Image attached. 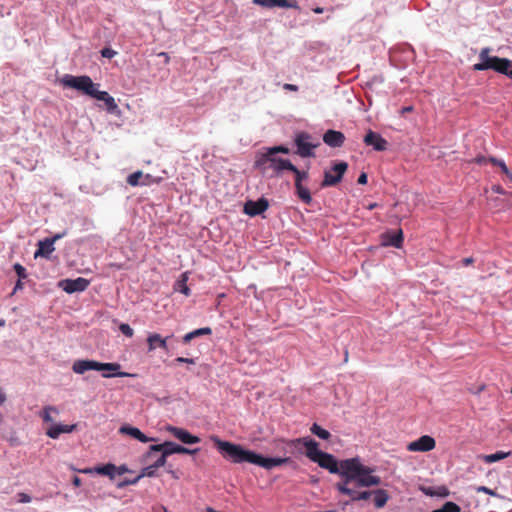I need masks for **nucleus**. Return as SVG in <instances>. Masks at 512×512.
<instances>
[{
  "instance_id": "nucleus-1",
  "label": "nucleus",
  "mask_w": 512,
  "mask_h": 512,
  "mask_svg": "<svg viewBox=\"0 0 512 512\" xmlns=\"http://www.w3.org/2000/svg\"><path fill=\"white\" fill-rule=\"evenodd\" d=\"M211 440L213 441L215 447L222 454V456L233 462V463H251L254 465H258L267 470H270L274 467L281 466L286 463H290L292 460L289 457L285 458H267L263 457L260 454H257L251 450L244 449L241 445L235 444L229 441L221 440L217 436H211Z\"/></svg>"
},
{
  "instance_id": "nucleus-2",
  "label": "nucleus",
  "mask_w": 512,
  "mask_h": 512,
  "mask_svg": "<svg viewBox=\"0 0 512 512\" xmlns=\"http://www.w3.org/2000/svg\"><path fill=\"white\" fill-rule=\"evenodd\" d=\"M61 83L65 87L76 89L85 95L103 101L110 113H114L118 109L115 99L108 92L98 90L99 84H95L87 75L73 76L67 74L61 79Z\"/></svg>"
},
{
  "instance_id": "nucleus-3",
  "label": "nucleus",
  "mask_w": 512,
  "mask_h": 512,
  "mask_svg": "<svg viewBox=\"0 0 512 512\" xmlns=\"http://www.w3.org/2000/svg\"><path fill=\"white\" fill-rule=\"evenodd\" d=\"M343 469L341 481L355 482L358 487L378 486L381 483L379 476L372 475L374 469L363 465L358 457L345 459Z\"/></svg>"
},
{
  "instance_id": "nucleus-4",
  "label": "nucleus",
  "mask_w": 512,
  "mask_h": 512,
  "mask_svg": "<svg viewBox=\"0 0 512 512\" xmlns=\"http://www.w3.org/2000/svg\"><path fill=\"white\" fill-rule=\"evenodd\" d=\"M490 51L489 47H485L480 51V62L473 65V70L484 71L492 69L512 79V61L508 58L489 56Z\"/></svg>"
},
{
  "instance_id": "nucleus-5",
  "label": "nucleus",
  "mask_w": 512,
  "mask_h": 512,
  "mask_svg": "<svg viewBox=\"0 0 512 512\" xmlns=\"http://www.w3.org/2000/svg\"><path fill=\"white\" fill-rule=\"evenodd\" d=\"M254 167L262 174H266L269 170H272L274 175L280 176L284 170H289L290 167H292V163L290 160L279 158L266 150V152L257 155Z\"/></svg>"
},
{
  "instance_id": "nucleus-6",
  "label": "nucleus",
  "mask_w": 512,
  "mask_h": 512,
  "mask_svg": "<svg viewBox=\"0 0 512 512\" xmlns=\"http://www.w3.org/2000/svg\"><path fill=\"white\" fill-rule=\"evenodd\" d=\"M159 450H164V455H172V454H195L199 451L198 448L196 449H189L184 446H181L177 443L166 441L162 444L157 445H151L149 447L148 452L146 453V459L150 460L153 458V455L155 452H158Z\"/></svg>"
},
{
  "instance_id": "nucleus-7",
  "label": "nucleus",
  "mask_w": 512,
  "mask_h": 512,
  "mask_svg": "<svg viewBox=\"0 0 512 512\" xmlns=\"http://www.w3.org/2000/svg\"><path fill=\"white\" fill-rule=\"evenodd\" d=\"M347 169L348 164L344 161L334 163L330 170H326L324 172V179L321 182V187H331L340 183Z\"/></svg>"
},
{
  "instance_id": "nucleus-8",
  "label": "nucleus",
  "mask_w": 512,
  "mask_h": 512,
  "mask_svg": "<svg viewBox=\"0 0 512 512\" xmlns=\"http://www.w3.org/2000/svg\"><path fill=\"white\" fill-rule=\"evenodd\" d=\"M311 136L305 132L299 133L294 142L297 147L296 154L302 158L314 156V149L318 146V143H312L310 141Z\"/></svg>"
},
{
  "instance_id": "nucleus-9",
  "label": "nucleus",
  "mask_w": 512,
  "mask_h": 512,
  "mask_svg": "<svg viewBox=\"0 0 512 512\" xmlns=\"http://www.w3.org/2000/svg\"><path fill=\"white\" fill-rule=\"evenodd\" d=\"M345 460L337 461V459L329 453L323 452L318 458L317 463L321 468L327 469L332 474H338L343 479V465Z\"/></svg>"
},
{
  "instance_id": "nucleus-10",
  "label": "nucleus",
  "mask_w": 512,
  "mask_h": 512,
  "mask_svg": "<svg viewBox=\"0 0 512 512\" xmlns=\"http://www.w3.org/2000/svg\"><path fill=\"white\" fill-rule=\"evenodd\" d=\"M90 284V281L83 277H78L76 279H65L60 281L59 286L68 294H72L75 292H83L85 291Z\"/></svg>"
},
{
  "instance_id": "nucleus-11",
  "label": "nucleus",
  "mask_w": 512,
  "mask_h": 512,
  "mask_svg": "<svg viewBox=\"0 0 512 512\" xmlns=\"http://www.w3.org/2000/svg\"><path fill=\"white\" fill-rule=\"evenodd\" d=\"M96 371H104L102 376L104 378H111V377H135L136 374L128 373V372H121L119 371L121 368V365L119 363H100L97 362Z\"/></svg>"
},
{
  "instance_id": "nucleus-12",
  "label": "nucleus",
  "mask_w": 512,
  "mask_h": 512,
  "mask_svg": "<svg viewBox=\"0 0 512 512\" xmlns=\"http://www.w3.org/2000/svg\"><path fill=\"white\" fill-rule=\"evenodd\" d=\"M350 483L339 481L335 484V488L341 494L347 495L352 501L367 500L372 496L373 491L358 492L349 487Z\"/></svg>"
},
{
  "instance_id": "nucleus-13",
  "label": "nucleus",
  "mask_w": 512,
  "mask_h": 512,
  "mask_svg": "<svg viewBox=\"0 0 512 512\" xmlns=\"http://www.w3.org/2000/svg\"><path fill=\"white\" fill-rule=\"evenodd\" d=\"M436 442L434 438L429 435H423L419 439L410 442L407 445V450L411 452L421 451L428 452L435 448Z\"/></svg>"
},
{
  "instance_id": "nucleus-14",
  "label": "nucleus",
  "mask_w": 512,
  "mask_h": 512,
  "mask_svg": "<svg viewBox=\"0 0 512 512\" xmlns=\"http://www.w3.org/2000/svg\"><path fill=\"white\" fill-rule=\"evenodd\" d=\"M367 146H372L376 151H385L388 142L379 133L369 130L363 139Z\"/></svg>"
},
{
  "instance_id": "nucleus-15",
  "label": "nucleus",
  "mask_w": 512,
  "mask_h": 512,
  "mask_svg": "<svg viewBox=\"0 0 512 512\" xmlns=\"http://www.w3.org/2000/svg\"><path fill=\"white\" fill-rule=\"evenodd\" d=\"M269 207L267 199L260 198L257 201L249 200L244 205V212L249 216H257L265 212Z\"/></svg>"
},
{
  "instance_id": "nucleus-16",
  "label": "nucleus",
  "mask_w": 512,
  "mask_h": 512,
  "mask_svg": "<svg viewBox=\"0 0 512 512\" xmlns=\"http://www.w3.org/2000/svg\"><path fill=\"white\" fill-rule=\"evenodd\" d=\"M403 231L398 229L395 232L387 231L381 235L382 244L384 246H392L395 248H401L403 244Z\"/></svg>"
},
{
  "instance_id": "nucleus-17",
  "label": "nucleus",
  "mask_w": 512,
  "mask_h": 512,
  "mask_svg": "<svg viewBox=\"0 0 512 512\" xmlns=\"http://www.w3.org/2000/svg\"><path fill=\"white\" fill-rule=\"evenodd\" d=\"M253 3L267 8L282 7L299 9L297 0H253Z\"/></svg>"
},
{
  "instance_id": "nucleus-18",
  "label": "nucleus",
  "mask_w": 512,
  "mask_h": 512,
  "mask_svg": "<svg viewBox=\"0 0 512 512\" xmlns=\"http://www.w3.org/2000/svg\"><path fill=\"white\" fill-rule=\"evenodd\" d=\"M323 141L328 146L337 148L344 144L345 136L340 131L330 129L323 135Z\"/></svg>"
},
{
  "instance_id": "nucleus-19",
  "label": "nucleus",
  "mask_w": 512,
  "mask_h": 512,
  "mask_svg": "<svg viewBox=\"0 0 512 512\" xmlns=\"http://www.w3.org/2000/svg\"><path fill=\"white\" fill-rule=\"evenodd\" d=\"M169 431L180 440L184 444H196L200 442V438L198 436L190 434L187 430L178 428V427H170Z\"/></svg>"
},
{
  "instance_id": "nucleus-20",
  "label": "nucleus",
  "mask_w": 512,
  "mask_h": 512,
  "mask_svg": "<svg viewBox=\"0 0 512 512\" xmlns=\"http://www.w3.org/2000/svg\"><path fill=\"white\" fill-rule=\"evenodd\" d=\"M76 428V424H51L46 430V435L52 439H57L62 433H72L76 430Z\"/></svg>"
},
{
  "instance_id": "nucleus-21",
  "label": "nucleus",
  "mask_w": 512,
  "mask_h": 512,
  "mask_svg": "<svg viewBox=\"0 0 512 512\" xmlns=\"http://www.w3.org/2000/svg\"><path fill=\"white\" fill-rule=\"evenodd\" d=\"M168 338H169V336L163 338L158 333L149 334V336L147 337L148 350L153 351L159 347L165 351H168V344H167Z\"/></svg>"
},
{
  "instance_id": "nucleus-22",
  "label": "nucleus",
  "mask_w": 512,
  "mask_h": 512,
  "mask_svg": "<svg viewBox=\"0 0 512 512\" xmlns=\"http://www.w3.org/2000/svg\"><path fill=\"white\" fill-rule=\"evenodd\" d=\"M119 433L124 434V435H129L142 443H147L149 441L154 440L153 438L147 437L138 428L130 426V425L121 426L119 429Z\"/></svg>"
},
{
  "instance_id": "nucleus-23",
  "label": "nucleus",
  "mask_w": 512,
  "mask_h": 512,
  "mask_svg": "<svg viewBox=\"0 0 512 512\" xmlns=\"http://www.w3.org/2000/svg\"><path fill=\"white\" fill-rule=\"evenodd\" d=\"M304 447L306 448V456L309 458L312 462L318 461V458L323 453V451L319 450V443L316 442L312 438H307L304 442Z\"/></svg>"
},
{
  "instance_id": "nucleus-24",
  "label": "nucleus",
  "mask_w": 512,
  "mask_h": 512,
  "mask_svg": "<svg viewBox=\"0 0 512 512\" xmlns=\"http://www.w3.org/2000/svg\"><path fill=\"white\" fill-rule=\"evenodd\" d=\"M97 361L94 360H77L72 365V370L76 374H84L89 370H96Z\"/></svg>"
},
{
  "instance_id": "nucleus-25",
  "label": "nucleus",
  "mask_w": 512,
  "mask_h": 512,
  "mask_svg": "<svg viewBox=\"0 0 512 512\" xmlns=\"http://www.w3.org/2000/svg\"><path fill=\"white\" fill-rule=\"evenodd\" d=\"M54 249V245L50 242V240L45 238L44 240L38 242V249L35 252V258L38 256L48 258Z\"/></svg>"
},
{
  "instance_id": "nucleus-26",
  "label": "nucleus",
  "mask_w": 512,
  "mask_h": 512,
  "mask_svg": "<svg viewBox=\"0 0 512 512\" xmlns=\"http://www.w3.org/2000/svg\"><path fill=\"white\" fill-rule=\"evenodd\" d=\"M372 496L374 505L378 509L383 508L390 498L387 491L384 489L373 490Z\"/></svg>"
},
{
  "instance_id": "nucleus-27",
  "label": "nucleus",
  "mask_w": 512,
  "mask_h": 512,
  "mask_svg": "<svg viewBox=\"0 0 512 512\" xmlns=\"http://www.w3.org/2000/svg\"><path fill=\"white\" fill-rule=\"evenodd\" d=\"M149 175H143L141 171H136L127 177V183L131 186L147 185Z\"/></svg>"
},
{
  "instance_id": "nucleus-28",
  "label": "nucleus",
  "mask_w": 512,
  "mask_h": 512,
  "mask_svg": "<svg viewBox=\"0 0 512 512\" xmlns=\"http://www.w3.org/2000/svg\"><path fill=\"white\" fill-rule=\"evenodd\" d=\"M295 192L303 203L310 204L312 202L310 191L302 183H295Z\"/></svg>"
},
{
  "instance_id": "nucleus-29",
  "label": "nucleus",
  "mask_w": 512,
  "mask_h": 512,
  "mask_svg": "<svg viewBox=\"0 0 512 512\" xmlns=\"http://www.w3.org/2000/svg\"><path fill=\"white\" fill-rule=\"evenodd\" d=\"M117 467L112 463H107L102 466L95 467V473L108 476L111 480H113L116 476Z\"/></svg>"
},
{
  "instance_id": "nucleus-30",
  "label": "nucleus",
  "mask_w": 512,
  "mask_h": 512,
  "mask_svg": "<svg viewBox=\"0 0 512 512\" xmlns=\"http://www.w3.org/2000/svg\"><path fill=\"white\" fill-rule=\"evenodd\" d=\"M188 274L187 272L181 274L180 278L174 284V290L179 291L185 296L190 295V289L187 286Z\"/></svg>"
},
{
  "instance_id": "nucleus-31",
  "label": "nucleus",
  "mask_w": 512,
  "mask_h": 512,
  "mask_svg": "<svg viewBox=\"0 0 512 512\" xmlns=\"http://www.w3.org/2000/svg\"><path fill=\"white\" fill-rule=\"evenodd\" d=\"M52 413L55 414V415H58L59 414V410L57 407L55 406H51V405H48V406H45L41 413H40V417L42 418V420L46 423H52L54 424V419L52 417Z\"/></svg>"
},
{
  "instance_id": "nucleus-32",
  "label": "nucleus",
  "mask_w": 512,
  "mask_h": 512,
  "mask_svg": "<svg viewBox=\"0 0 512 512\" xmlns=\"http://www.w3.org/2000/svg\"><path fill=\"white\" fill-rule=\"evenodd\" d=\"M422 491L429 496L446 497L449 495V490L444 486L438 487L437 489H434L432 487L423 488Z\"/></svg>"
},
{
  "instance_id": "nucleus-33",
  "label": "nucleus",
  "mask_w": 512,
  "mask_h": 512,
  "mask_svg": "<svg viewBox=\"0 0 512 512\" xmlns=\"http://www.w3.org/2000/svg\"><path fill=\"white\" fill-rule=\"evenodd\" d=\"M511 454V452H503V451H497L493 454H489V455H485L483 457L484 461L486 463H494V462H497V461H500L502 459H505L506 457H508L509 455Z\"/></svg>"
},
{
  "instance_id": "nucleus-34",
  "label": "nucleus",
  "mask_w": 512,
  "mask_h": 512,
  "mask_svg": "<svg viewBox=\"0 0 512 512\" xmlns=\"http://www.w3.org/2000/svg\"><path fill=\"white\" fill-rule=\"evenodd\" d=\"M310 431L316 435L317 437L323 439V440H328L331 436L330 432L327 431L326 429H323L321 426H319L318 424L314 423L312 425V427L310 428Z\"/></svg>"
},
{
  "instance_id": "nucleus-35",
  "label": "nucleus",
  "mask_w": 512,
  "mask_h": 512,
  "mask_svg": "<svg viewBox=\"0 0 512 512\" xmlns=\"http://www.w3.org/2000/svg\"><path fill=\"white\" fill-rule=\"evenodd\" d=\"M431 512H461V507L454 502H446L440 509H435Z\"/></svg>"
},
{
  "instance_id": "nucleus-36",
  "label": "nucleus",
  "mask_w": 512,
  "mask_h": 512,
  "mask_svg": "<svg viewBox=\"0 0 512 512\" xmlns=\"http://www.w3.org/2000/svg\"><path fill=\"white\" fill-rule=\"evenodd\" d=\"M288 171H291L295 175V183H302V181L308 179V172L307 171H300L296 166L292 164V167Z\"/></svg>"
},
{
  "instance_id": "nucleus-37",
  "label": "nucleus",
  "mask_w": 512,
  "mask_h": 512,
  "mask_svg": "<svg viewBox=\"0 0 512 512\" xmlns=\"http://www.w3.org/2000/svg\"><path fill=\"white\" fill-rule=\"evenodd\" d=\"M156 453H160L156 459L153 461V467L154 468H160V467H163L165 464H166V459L168 457V455H164V450H159L158 452H155L154 454ZM153 457H155V455H153Z\"/></svg>"
},
{
  "instance_id": "nucleus-38",
  "label": "nucleus",
  "mask_w": 512,
  "mask_h": 512,
  "mask_svg": "<svg viewBox=\"0 0 512 512\" xmlns=\"http://www.w3.org/2000/svg\"><path fill=\"white\" fill-rule=\"evenodd\" d=\"M488 161H489L490 163H492L493 165H495V166H497V167H500V168H501V170H502V171H503L507 176H509V177H511V178H512V175L510 174V172H509V170H508V168H507L506 164L504 163V161L499 160V159L494 158V157L489 158V160H488Z\"/></svg>"
},
{
  "instance_id": "nucleus-39",
  "label": "nucleus",
  "mask_w": 512,
  "mask_h": 512,
  "mask_svg": "<svg viewBox=\"0 0 512 512\" xmlns=\"http://www.w3.org/2000/svg\"><path fill=\"white\" fill-rule=\"evenodd\" d=\"M157 468L153 467L151 463L149 466L142 469L141 473L138 475L139 479L143 477H154L156 475Z\"/></svg>"
},
{
  "instance_id": "nucleus-40",
  "label": "nucleus",
  "mask_w": 512,
  "mask_h": 512,
  "mask_svg": "<svg viewBox=\"0 0 512 512\" xmlns=\"http://www.w3.org/2000/svg\"><path fill=\"white\" fill-rule=\"evenodd\" d=\"M13 268L20 280L27 278L26 269L20 263L14 264Z\"/></svg>"
},
{
  "instance_id": "nucleus-41",
  "label": "nucleus",
  "mask_w": 512,
  "mask_h": 512,
  "mask_svg": "<svg viewBox=\"0 0 512 512\" xmlns=\"http://www.w3.org/2000/svg\"><path fill=\"white\" fill-rule=\"evenodd\" d=\"M267 151H269L270 154H275V155L277 153L288 154L290 152V150L286 146H283V145L270 147L267 149Z\"/></svg>"
},
{
  "instance_id": "nucleus-42",
  "label": "nucleus",
  "mask_w": 512,
  "mask_h": 512,
  "mask_svg": "<svg viewBox=\"0 0 512 512\" xmlns=\"http://www.w3.org/2000/svg\"><path fill=\"white\" fill-rule=\"evenodd\" d=\"M119 330L122 332L123 335L126 337H132L134 335V330L130 327L129 324L122 323L119 326Z\"/></svg>"
},
{
  "instance_id": "nucleus-43",
  "label": "nucleus",
  "mask_w": 512,
  "mask_h": 512,
  "mask_svg": "<svg viewBox=\"0 0 512 512\" xmlns=\"http://www.w3.org/2000/svg\"><path fill=\"white\" fill-rule=\"evenodd\" d=\"M307 438L308 437L292 439V440L287 441L286 443H287V445L289 447L298 448L299 445H303L304 446V442H305V440H307Z\"/></svg>"
},
{
  "instance_id": "nucleus-44",
  "label": "nucleus",
  "mask_w": 512,
  "mask_h": 512,
  "mask_svg": "<svg viewBox=\"0 0 512 512\" xmlns=\"http://www.w3.org/2000/svg\"><path fill=\"white\" fill-rule=\"evenodd\" d=\"M192 332L196 338V337H199L202 335H210L212 333V330L210 327H203V328L196 329Z\"/></svg>"
},
{
  "instance_id": "nucleus-45",
  "label": "nucleus",
  "mask_w": 512,
  "mask_h": 512,
  "mask_svg": "<svg viewBox=\"0 0 512 512\" xmlns=\"http://www.w3.org/2000/svg\"><path fill=\"white\" fill-rule=\"evenodd\" d=\"M139 477H135L134 479H125L123 480L122 482H120L117 486L118 488H123V487H126L128 485H135L136 483H138L139 481Z\"/></svg>"
},
{
  "instance_id": "nucleus-46",
  "label": "nucleus",
  "mask_w": 512,
  "mask_h": 512,
  "mask_svg": "<svg viewBox=\"0 0 512 512\" xmlns=\"http://www.w3.org/2000/svg\"><path fill=\"white\" fill-rule=\"evenodd\" d=\"M101 55H102V57H104V58H109V59H111V58H113V57L116 55V51H114V50H113V49H111V48H103V49L101 50Z\"/></svg>"
},
{
  "instance_id": "nucleus-47",
  "label": "nucleus",
  "mask_w": 512,
  "mask_h": 512,
  "mask_svg": "<svg viewBox=\"0 0 512 512\" xmlns=\"http://www.w3.org/2000/svg\"><path fill=\"white\" fill-rule=\"evenodd\" d=\"M476 491L478 493L482 492V493H485V494H488V495H491V496H497V493L494 490H492V489H490V488H488L486 486H478L476 488Z\"/></svg>"
},
{
  "instance_id": "nucleus-48",
  "label": "nucleus",
  "mask_w": 512,
  "mask_h": 512,
  "mask_svg": "<svg viewBox=\"0 0 512 512\" xmlns=\"http://www.w3.org/2000/svg\"><path fill=\"white\" fill-rule=\"evenodd\" d=\"M66 235V231L62 232V233H58V234H55L52 238H46L47 240H50V242L54 245V243L63 238L64 236Z\"/></svg>"
},
{
  "instance_id": "nucleus-49",
  "label": "nucleus",
  "mask_w": 512,
  "mask_h": 512,
  "mask_svg": "<svg viewBox=\"0 0 512 512\" xmlns=\"http://www.w3.org/2000/svg\"><path fill=\"white\" fill-rule=\"evenodd\" d=\"M72 469L74 471H77V472H80V473H83V474H93V473H95V467L94 468H84V469H76V468L72 467Z\"/></svg>"
},
{
  "instance_id": "nucleus-50",
  "label": "nucleus",
  "mask_w": 512,
  "mask_h": 512,
  "mask_svg": "<svg viewBox=\"0 0 512 512\" xmlns=\"http://www.w3.org/2000/svg\"><path fill=\"white\" fill-rule=\"evenodd\" d=\"M368 181L367 174L365 172H362L358 177V184L365 185Z\"/></svg>"
},
{
  "instance_id": "nucleus-51",
  "label": "nucleus",
  "mask_w": 512,
  "mask_h": 512,
  "mask_svg": "<svg viewBox=\"0 0 512 512\" xmlns=\"http://www.w3.org/2000/svg\"><path fill=\"white\" fill-rule=\"evenodd\" d=\"M176 362L178 363H187V364H194L195 361L192 358H185V357H178L176 358Z\"/></svg>"
},
{
  "instance_id": "nucleus-52",
  "label": "nucleus",
  "mask_w": 512,
  "mask_h": 512,
  "mask_svg": "<svg viewBox=\"0 0 512 512\" xmlns=\"http://www.w3.org/2000/svg\"><path fill=\"white\" fill-rule=\"evenodd\" d=\"M195 338L193 332H189L187 334L184 335L183 337V343L187 344L189 343L191 340H193Z\"/></svg>"
},
{
  "instance_id": "nucleus-53",
  "label": "nucleus",
  "mask_w": 512,
  "mask_h": 512,
  "mask_svg": "<svg viewBox=\"0 0 512 512\" xmlns=\"http://www.w3.org/2000/svg\"><path fill=\"white\" fill-rule=\"evenodd\" d=\"M283 88L285 90H289V91H298V86L297 85H294V84H289V83H285L283 85Z\"/></svg>"
},
{
  "instance_id": "nucleus-54",
  "label": "nucleus",
  "mask_w": 512,
  "mask_h": 512,
  "mask_svg": "<svg viewBox=\"0 0 512 512\" xmlns=\"http://www.w3.org/2000/svg\"><path fill=\"white\" fill-rule=\"evenodd\" d=\"M19 496H20V502H22V503H28L31 501L30 496L25 493H20Z\"/></svg>"
},
{
  "instance_id": "nucleus-55",
  "label": "nucleus",
  "mask_w": 512,
  "mask_h": 512,
  "mask_svg": "<svg viewBox=\"0 0 512 512\" xmlns=\"http://www.w3.org/2000/svg\"><path fill=\"white\" fill-rule=\"evenodd\" d=\"M128 472V468L125 465L117 467L116 475H122L124 473Z\"/></svg>"
},
{
  "instance_id": "nucleus-56",
  "label": "nucleus",
  "mask_w": 512,
  "mask_h": 512,
  "mask_svg": "<svg viewBox=\"0 0 512 512\" xmlns=\"http://www.w3.org/2000/svg\"><path fill=\"white\" fill-rule=\"evenodd\" d=\"M22 289H23L22 280L18 279V281L16 282V284L14 286L13 293H16L18 290H22Z\"/></svg>"
},
{
  "instance_id": "nucleus-57",
  "label": "nucleus",
  "mask_w": 512,
  "mask_h": 512,
  "mask_svg": "<svg viewBox=\"0 0 512 512\" xmlns=\"http://www.w3.org/2000/svg\"><path fill=\"white\" fill-rule=\"evenodd\" d=\"M72 483L75 487H80L82 485V480L78 476H75L72 480Z\"/></svg>"
},
{
  "instance_id": "nucleus-58",
  "label": "nucleus",
  "mask_w": 512,
  "mask_h": 512,
  "mask_svg": "<svg viewBox=\"0 0 512 512\" xmlns=\"http://www.w3.org/2000/svg\"><path fill=\"white\" fill-rule=\"evenodd\" d=\"M474 262V259L472 257H467L462 260V264L464 266H468Z\"/></svg>"
},
{
  "instance_id": "nucleus-59",
  "label": "nucleus",
  "mask_w": 512,
  "mask_h": 512,
  "mask_svg": "<svg viewBox=\"0 0 512 512\" xmlns=\"http://www.w3.org/2000/svg\"><path fill=\"white\" fill-rule=\"evenodd\" d=\"M492 190L498 194H503L504 189L500 185H495L492 187Z\"/></svg>"
},
{
  "instance_id": "nucleus-60",
  "label": "nucleus",
  "mask_w": 512,
  "mask_h": 512,
  "mask_svg": "<svg viewBox=\"0 0 512 512\" xmlns=\"http://www.w3.org/2000/svg\"><path fill=\"white\" fill-rule=\"evenodd\" d=\"M413 110L412 106H406L401 109V114L409 113Z\"/></svg>"
},
{
  "instance_id": "nucleus-61",
  "label": "nucleus",
  "mask_w": 512,
  "mask_h": 512,
  "mask_svg": "<svg viewBox=\"0 0 512 512\" xmlns=\"http://www.w3.org/2000/svg\"><path fill=\"white\" fill-rule=\"evenodd\" d=\"M475 161L478 163V164H485L486 163V158L485 157H477L475 159Z\"/></svg>"
},
{
  "instance_id": "nucleus-62",
  "label": "nucleus",
  "mask_w": 512,
  "mask_h": 512,
  "mask_svg": "<svg viewBox=\"0 0 512 512\" xmlns=\"http://www.w3.org/2000/svg\"><path fill=\"white\" fill-rule=\"evenodd\" d=\"M313 11H314L315 13H317V14H321V13H323L324 9H323V8H321V7H317V8H315Z\"/></svg>"
},
{
  "instance_id": "nucleus-63",
  "label": "nucleus",
  "mask_w": 512,
  "mask_h": 512,
  "mask_svg": "<svg viewBox=\"0 0 512 512\" xmlns=\"http://www.w3.org/2000/svg\"><path fill=\"white\" fill-rule=\"evenodd\" d=\"M344 358H345V359H344V360H345V362H347V361H348V351H347V350L345 351Z\"/></svg>"
},
{
  "instance_id": "nucleus-64",
  "label": "nucleus",
  "mask_w": 512,
  "mask_h": 512,
  "mask_svg": "<svg viewBox=\"0 0 512 512\" xmlns=\"http://www.w3.org/2000/svg\"><path fill=\"white\" fill-rule=\"evenodd\" d=\"M375 207H376V204H375V203H374V204H370V205H369V209H373V208H375Z\"/></svg>"
}]
</instances>
